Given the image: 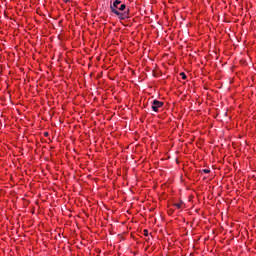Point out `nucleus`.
I'll return each mask as SVG.
<instances>
[{
	"label": "nucleus",
	"instance_id": "9",
	"mask_svg": "<svg viewBox=\"0 0 256 256\" xmlns=\"http://www.w3.org/2000/svg\"><path fill=\"white\" fill-rule=\"evenodd\" d=\"M67 1H69V0H65V3H67Z\"/></svg>",
	"mask_w": 256,
	"mask_h": 256
},
{
	"label": "nucleus",
	"instance_id": "4",
	"mask_svg": "<svg viewBox=\"0 0 256 256\" xmlns=\"http://www.w3.org/2000/svg\"><path fill=\"white\" fill-rule=\"evenodd\" d=\"M182 206H183V202H179V203L174 204V207H177V209H181Z\"/></svg>",
	"mask_w": 256,
	"mask_h": 256
},
{
	"label": "nucleus",
	"instance_id": "3",
	"mask_svg": "<svg viewBox=\"0 0 256 256\" xmlns=\"http://www.w3.org/2000/svg\"><path fill=\"white\" fill-rule=\"evenodd\" d=\"M119 19L121 20H125V19H129V10L125 11V12H119V14H116Z\"/></svg>",
	"mask_w": 256,
	"mask_h": 256
},
{
	"label": "nucleus",
	"instance_id": "8",
	"mask_svg": "<svg viewBox=\"0 0 256 256\" xmlns=\"http://www.w3.org/2000/svg\"><path fill=\"white\" fill-rule=\"evenodd\" d=\"M44 135L47 137V135H49V133H48V132H45Z\"/></svg>",
	"mask_w": 256,
	"mask_h": 256
},
{
	"label": "nucleus",
	"instance_id": "7",
	"mask_svg": "<svg viewBox=\"0 0 256 256\" xmlns=\"http://www.w3.org/2000/svg\"><path fill=\"white\" fill-rule=\"evenodd\" d=\"M143 233H144L145 237H147V236L149 235V230L145 229V230L143 231Z\"/></svg>",
	"mask_w": 256,
	"mask_h": 256
},
{
	"label": "nucleus",
	"instance_id": "2",
	"mask_svg": "<svg viewBox=\"0 0 256 256\" xmlns=\"http://www.w3.org/2000/svg\"><path fill=\"white\" fill-rule=\"evenodd\" d=\"M164 103L159 100H153L152 101V110L157 113L161 107H163Z\"/></svg>",
	"mask_w": 256,
	"mask_h": 256
},
{
	"label": "nucleus",
	"instance_id": "5",
	"mask_svg": "<svg viewBox=\"0 0 256 256\" xmlns=\"http://www.w3.org/2000/svg\"><path fill=\"white\" fill-rule=\"evenodd\" d=\"M180 77H182V79H187V75L184 72L180 73Z\"/></svg>",
	"mask_w": 256,
	"mask_h": 256
},
{
	"label": "nucleus",
	"instance_id": "6",
	"mask_svg": "<svg viewBox=\"0 0 256 256\" xmlns=\"http://www.w3.org/2000/svg\"><path fill=\"white\" fill-rule=\"evenodd\" d=\"M201 173H211V170H209V169H203V170L201 171Z\"/></svg>",
	"mask_w": 256,
	"mask_h": 256
},
{
	"label": "nucleus",
	"instance_id": "1",
	"mask_svg": "<svg viewBox=\"0 0 256 256\" xmlns=\"http://www.w3.org/2000/svg\"><path fill=\"white\" fill-rule=\"evenodd\" d=\"M110 9L114 15H119V11H125V9H127V5L121 4L120 0H115L113 5L110 6Z\"/></svg>",
	"mask_w": 256,
	"mask_h": 256
}]
</instances>
